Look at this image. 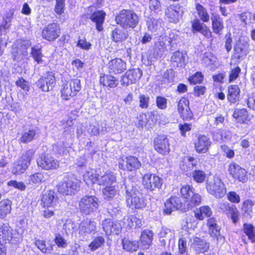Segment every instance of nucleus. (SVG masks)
Returning <instances> with one entry per match:
<instances>
[{
	"label": "nucleus",
	"instance_id": "nucleus-1",
	"mask_svg": "<svg viewBox=\"0 0 255 255\" xmlns=\"http://www.w3.org/2000/svg\"><path fill=\"white\" fill-rule=\"evenodd\" d=\"M125 189L128 206L135 209H141L146 206V203L142 198L137 187L130 179L126 181Z\"/></svg>",
	"mask_w": 255,
	"mask_h": 255
},
{
	"label": "nucleus",
	"instance_id": "nucleus-2",
	"mask_svg": "<svg viewBox=\"0 0 255 255\" xmlns=\"http://www.w3.org/2000/svg\"><path fill=\"white\" fill-rule=\"evenodd\" d=\"M80 184V180L74 177H65L63 181L57 185V190L63 195H72L79 190Z\"/></svg>",
	"mask_w": 255,
	"mask_h": 255
},
{
	"label": "nucleus",
	"instance_id": "nucleus-3",
	"mask_svg": "<svg viewBox=\"0 0 255 255\" xmlns=\"http://www.w3.org/2000/svg\"><path fill=\"white\" fill-rule=\"evenodd\" d=\"M117 23L123 27L134 28L138 22V16L133 11L123 9L116 16Z\"/></svg>",
	"mask_w": 255,
	"mask_h": 255
},
{
	"label": "nucleus",
	"instance_id": "nucleus-4",
	"mask_svg": "<svg viewBox=\"0 0 255 255\" xmlns=\"http://www.w3.org/2000/svg\"><path fill=\"white\" fill-rule=\"evenodd\" d=\"M81 89V81L79 79H71L64 83L61 90L62 99L68 100Z\"/></svg>",
	"mask_w": 255,
	"mask_h": 255
},
{
	"label": "nucleus",
	"instance_id": "nucleus-5",
	"mask_svg": "<svg viewBox=\"0 0 255 255\" xmlns=\"http://www.w3.org/2000/svg\"><path fill=\"white\" fill-rule=\"evenodd\" d=\"M99 206V201L98 198L92 195L84 196L79 203L80 211L85 215H89L96 211Z\"/></svg>",
	"mask_w": 255,
	"mask_h": 255
},
{
	"label": "nucleus",
	"instance_id": "nucleus-6",
	"mask_svg": "<svg viewBox=\"0 0 255 255\" xmlns=\"http://www.w3.org/2000/svg\"><path fill=\"white\" fill-rule=\"evenodd\" d=\"M33 156V152L32 150H28L23 154L13 163L11 172L13 174L23 173L30 165Z\"/></svg>",
	"mask_w": 255,
	"mask_h": 255
},
{
	"label": "nucleus",
	"instance_id": "nucleus-7",
	"mask_svg": "<svg viewBox=\"0 0 255 255\" xmlns=\"http://www.w3.org/2000/svg\"><path fill=\"white\" fill-rule=\"evenodd\" d=\"M180 194L185 202L189 203L191 208L199 205L201 203V196L194 192L192 186L186 185L180 189Z\"/></svg>",
	"mask_w": 255,
	"mask_h": 255
},
{
	"label": "nucleus",
	"instance_id": "nucleus-8",
	"mask_svg": "<svg viewBox=\"0 0 255 255\" xmlns=\"http://www.w3.org/2000/svg\"><path fill=\"white\" fill-rule=\"evenodd\" d=\"M164 212L167 214H170L173 211L180 210L182 212H186L190 207L189 203H182L179 197H171L165 203Z\"/></svg>",
	"mask_w": 255,
	"mask_h": 255
},
{
	"label": "nucleus",
	"instance_id": "nucleus-9",
	"mask_svg": "<svg viewBox=\"0 0 255 255\" xmlns=\"http://www.w3.org/2000/svg\"><path fill=\"white\" fill-rule=\"evenodd\" d=\"M206 188L210 194L216 198H222L226 193L225 185L218 177H215L212 180L209 181Z\"/></svg>",
	"mask_w": 255,
	"mask_h": 255
},
{
	"label": "nucleus",
	"instance_id": "nucleus-10",
	"mask_svg": "<svg viewBox=\"0 0 255 255\" xmlns=\"http://www.w3.org/2000/svg\"><path fill=\"white\" fill-rule=\"evenodd\" d=\"M36 86L43 92L51 91L55 85V78L52 72H48L42 76L35 83Z\"/></svg>",
	"mask_w": 255,
	"mask_h": 255
},
{
	"label": "nucleus",
	"instance_id": "nucleus-11",
	"mask_svg": "<svg viewBox=\"0 0 255 255\" xmlns=\"http://www.w3.org/2000/svg\"><path fill=\"white\" fill-rule=\"evenodd\" d=\"M183 14V8L178 4L171 5L165 10V14L168 21L174 23H178Z\"/></svg>",
	"mask_w": 255,
	"mask_h": 255
},
{
	"label": "nucleus",
	"instance_id": "nucleus-12",
	"mask_svg": "<svg viewBox=\"0 0 255 255\" xmlns=\"http://www.w3.org/2000/svg\"><path fill=\"white\" fill-rule=\"evenodd\" d=\"M29 46L28 42H22L13 43L12 46L11 54L13 61H20L27 55V49Z\"/></svg>",
	"mask_w": 255,
	"mask_h": 255
},
{
	"label": "nucleus",
	"instance_id": "nucleus-13",
	"mask_svg": "<svg viewBox=\"0 0 255 255\" xmlns=\"http://www.w3.org/2000/svg\"><path fill=\"white\" fill-rule=\"evenodd\" d=\"M162 183V179L154 174H145L142 178V184L144 187L150 191L159 189L161 187Z\"/></svg>",
	"mask_w": 255,
	"mask_h": 255
},
{
	"label": "nucleus",
	"instance_id": "nucleus-14",
	"mask_svg": "<svg viewBox=\"0 0 255 255\" xmlns=\"http://www.w3.org/2000/svg\"><path fill=\"white\" fill-rule=\"evenodd\" d=\"M37 163L39 167L44 170H54L59 166V161L48 154H42L37 159Z\"/></svg>",
	"mask_w": 255,
	"mask_h": 255
},
{
	"label": "nucleus",
	"instance_id": "nucleus-15",
	"mask_svg": "<svg viewBox=\"0 0 255 255\" xmlns=\"http://www.w3.org/2000/svg\"><path fill=\"white\" fill-rule=\"evenodd\" d=\"M60 34V26L56 23L48 24L42 31V38L49 41L55 40L59 37Z\"/></svg>",
	"mask_w": 255,
	"mask_h": 255
},
{
	"label": "nucleus",
	"instance_id": "nucleus-16",
	"mask_svg": "<svg viewBox=\"0 0 255 255\" xmlns=\"http://www.w3.org/2000/svg\"><path fill=\"white\" fill-rule=\"evenodd\" d=\"M154 149L162 155L169 152V140L165 135H159L154 139Z\"/></svg>",
	"mask_w": 255,
	"mask_h": 255
},
{
	"label": "nucleus",
	"instance_id": "nucleus-17",
	"mask_svg": "<svg viewBox=\"0 0 255 255\" xmlns=\"http://www.w3.org/2000/svg\"><path fill=\"white\" fill-rule=\"evenodd\" d=\"M102 226L105 234L108 236L112 234L119 235L122 230L121 225L119 222L109 219L104 220Z\"/></svg>",
	"mask_w": 255,
	"mask_h": 255
},
{
	"label": "nucleus",
	"instance_id": "nucleus-18",
	"mask_svg": "<svg viewBox=\"0 0 255 255\" xmlns=\"http://www.w3.org/2000/svg\"><path fill=\"white\" fill-rule=\"evenodd\" d=\"M229 171L232 176L235 179L242 182H246L248 180V176L246 170L238 164L232 163L229 167Z\"/></svg>",
	"mask_w": 255,
	"mask_h": 255
},
{
	"label": "nucleus",
	"instance_id": "nucleus-19",
	"mask_svg": "<svg viewBox=\"0 0 255 255\" xmlns=\"http://www.w3.org/2000/svg\"><path fill=\"white\" fill-rule=\"evenodd\" d=\"M189 104V100L185 98H181L178 102V111L183 120H190L193 117V114L190 110Z\"/></svg>",
	"mask_w": 255,
	"mask_h": 255
},
{
	"label": "nucleus",
	"instance_id": "nucleus-20",
	"mask_svg": "<svg viewBox=\"0 0 255 255\" xmlns=\"http://www.w3.org/2000/svg\"><path fill=\"white\" fill-rule=\"evenodd\" d=\"M123 163L119 164L120 167L128 171H134L141 166V163L137 158L133 156L126 157L123 159Z\"/></svg>",
	"mask_w": 255,
	"mask_h": 255
},
{
	"label": "nucleus",
	"instance_id": "nucleus-21",
	"mask_svg": "<svg viewBox=\"0 0 255 255\" xmlns=\"http://www.w3.org/2000/svg\"><path fill=\"white\" fill-rule=\"evenodd\" d=\"M191 242V247L196 254L204 253L209 248V244L206 241L196 237L189 239Z\"/></svg>",
	"mask_w": 255,
	"mask_h": 255
},
{
	"label": "nucleus",
	"instance_id": "nucleus-22",
	"mask_svg": "<svg viewBox=\"0 0 255 255\" xmlns=\"http://www.w3.org/2000/svg\"><path fill=\"white\" fill-rule=\"evenodd\" d=\"M96 230V223L89 219L82 221L79 226V234L83 236L90 235Z\"/></svg>",
	"mask_w": 255,
	"mask_h": 255
},
{
	"label": "nucleus",
	"instance_id": "nucleus-23",
	"mask_svg": "<svg viewBox=\"0 0 255 255\" xmlns=\"http://www.w3.org/2000/svg\"><path fill=\"white\" fill-rule=\"evenodd\" d=\"M167 36L161 35L154 42L153 48L154 55L157 57H161L166 49Z\"/></svg>",
	"mask_w": 255,
	"mask_h": 255
},
{
	"label": "nucleus",
	"instance_id": "nucleus-24",
	"mask_svg": "<svg viewBox=\"0 0 255 255\" xmlns=\"http://www.w3.org/2000/svg\"><path fill=\"white\" fill-rule=\"evenodd\" d=\"M58 200L56 193L52 190H48L42 195L41 201L44 207H52L54 206Z\"/></svg>",
	"mask_w": 255,
	"mask_h": 255
},
{
	"label": "nucleus",
	"instance_id": "nucleus-25",
	"mask_svg": "<svg viewBox=\"0 0 255 255\" xmlns=\"http://www.w3.org/2000/svg\"><path fill=\"white\" fill-rule=\"evenodd\" d=\"M126 68V63L121 59H113L109 64V70L110 73L119 74Z\"/></svg>",
	"mask_w": 255,
	"mask_h": 255
},
{
	"label": "nucleus",
	"instance_id": "nucleus-26",
	"mask_svg": "<svg viewBox=\"0 0 255 255\" xmlns=\"http://www.w3.org/2000/svg\"><path fill=\"white\" fill-rule=\"evenodd\" d=\"M191 23L193 33L199 32L207 37L211 36V32L209 28L205 24L201 22L200 19H194L191 21Z\"/></svg>",
	"mask_w": 255,
	"mask_h": 255
},
{
	"label": "nucleus",
	"instance_id": "nucleus-27",
	"mask_svg": "<svg viewBox=\"0 0 255 255\" xmlns=\"http://www.w3.org/2000/svg\"><path fill=\"white\" fill-rule=\"evenodd\" d=\"M211 144L210 138L205 135L199 136L198 141L195 142V147L196 151L199 153H205Z\"/></svg>",
	"mask_w": 255,
	"mask_h": 255
},
{
	"label": "nucleus",
	"instance_id": "nucleus-28",
	"mask_svg": "<svg viewBox=\"0 0 255 255\" xmlns=\"http://www.w3.org/2000/svg\"><path fill=\"white\" fill-rule=\"evenodd\" d=\"M137 120L136 126L141 128L143 127L147 128H151L155 124L154 121L149 114H141L137 117Z\"/></svg>",
	"mask_w": 255,
	"mask_h": 255
},
{
	"label": "nucleus",
	"instance_id": "nucleus-29",
	"mask_svg": "<svg viewBox=\"0 0 255 255\" xmlns=\"http://www.w3.org/2000/svg\"><path fill=\"white\" fill-rule=\"evenodd\" d=\"M12 237V229L9 226L3 224L0 227V244L9 242Z\"/></svg>",
	"mask_w": 255,
	"mask_h": 255
},
{
	"label": "nucleus",
	"instance_id": "nucleus-30",
	"mask_svg": "<svg viewBox=\"0 0 255 255\" xmlns=\"http://www.w3.org/2000/svg\"><path fill=\"white\" fill-rule=\"evenodd\" d=\"M173 236V231L172 230L166 228H162L159 234L161 246H165L167 242L169 243Z\"/></svg>",
	"mask_w": 255,
	"mask_h": 255
},
{
	"label": "nucleus",
	"instance_id": "nucleus-31",
	"mask_svg": "<svg viewBox=\"0 0 255 255\" xmlns=\"http://www.w3.org/2000/svg\"><path fill=\"white\" fill-rule=\"evenodd\" d=\"M207 225L210 231H212V236L217 237V240H224V238L220 235L221 228L217 224L214 218H211L208 220Z\"/></svg>",
	"mask_w": 255,
	"mask_h": 255
},
{
	"label": "nucleus",
	"instance_id": "nucleus-32",
	"mask_svg": "<svg viewBox=\"0 0 255 255\" xmlns=\"http://www.w3.org/2000/svg\"><path fill=\"white\" fill-rule=\"evenodd\" d=\"M105 13L102 10H99L94 12L91 16L90 19L96 23V28L99 31L103 30V23L104 21Z\"/></svg>",
	"mask_w": 255,
	"mask_h": 255
},
{
	"label": "nucleus",
	"instance_id": "nucleus-33",
	"mask_svg": "<svg viewBox=\"0 0 255 255\" xmlns=\"http://www.w3.org/2000/svg\"><path fill=\"white\" fill-rule=\"evenodd\" d=\"M128 33L127 30L116 28L112 31V39L115 42H122L128 39Z\"/></svg>",
	"mask_w": 255,
	"mask_h": 255
},
{
	"label": "nucleus",
	"instance_id": "nucleus-34",
	"mask_svg": "<svg viewBox=\"0 0 255 255\" xmlns=\"http://www.w3.org/2000/svg\"><path fill=\"white\" fill-rule=\"evenodd\" d=\"M240 89L238 85H231L228 87V100L231 103L239 101Z\"/></svg>",
	"mask_w": 255,
	"mask_h": 255
},
{
	"label": "nucleus",
	"instance_id": "nucleus-35",
	"mask_svg": "<svg viewBox=\"0 0 255 255\" xmlns=\"http://www.w3.org/2000/svg\"><path fill=\"white\" fill-rule=\"evenodd\" d=\"M116 176L111 171H106L104 174L100 175L98 184L100 185H111L116 181Z\"/></svg>",
	"mask_w": 255,
	"mask_h": 255
},
{
	"label": "nucleus",
	"instance_id": "nucleus-36",
	"mask_svg": "<svg viewBox=\"0 0 255 255\" xmlns=\"http://www.w3.org/2000/svg\"><path fill=\"white\" fill-rule=\"evenodd\" d=\"M100 83L104 86L112 88L116 87L118 85V82L115 77L106 74H103L100 76Z\"/></svg>",
	"mask_w": 255,
	"mask_h": 255
},
{
	"label": "nucleus",
	"instance_id": "nucleus-37",
	"mask_svg": "<svg viewBox=\"0 0 255 255\" xmlns=\"http://www.w3.org/2000/svg\"><path fill=\"white\" fill-rule=\"evenodd\" d=\"M153 233L149 230H145L141 232L140 241L143 248L147 249L151 245L153 240Z\"/></svg>",
	"mask_w": 255,
	"mask_h": 255
},
{
	"label": "nucleus",
	"instance_id": "nucleus-38",
	"mask_svg": "<svg viewBox=\"0 0 255 255\" xmlns=\"http://www.w3.org/2000/svg\"><path fill=\"white\" fill-rule=\"evenodd\" d=\"M34 244L43 254H49L53 251L54 245L52 244H47L45 241L35 240Z\"/></svg>",
	"mask_w": 255,
	"mask_h": 255
},
{
	"label": "nucleus",
	"instance_id": "nucleus-39",
	"mask_svg": "<svg viewBox=\"0 0 255 255\" xmlns=\"http://www.w3.org/2000/svg\"><path fill=\"white\" fill-rule=\"evenodd\" d=\"M171 61L172 64L177 67H183L185 65L184 54L179 51H176L173 53Z\"/></svg>",
	"mask_w": 255,
	"mask_h": 255
},
{
	"label": "nucleus",
	"instance_id": "nucleus-40",
	"mask_svg": "<svg viewBox=\"0 0 255 255\" xmlns=\"http://www.w3.org/2000/svg\"><path fill=\"white\" fill-rule=\"evenodd\" d=\"M103 193L104 198L108 200L116 199L119 196L118 191L114 186H107L103 189Z\"/></svg>",
	"mask_w": 255,
	"mask_h": 255
},
{
	"label": "nucleus",
	"instance_id": "nucleus-41",
	"mask_svg": "<svg viewBox=\"0 0 255 255\" xmlns=\"http://www.w3.org/2000/svg\"><path fill=\"white\" fill-rule=\"evenodd\" d=\"M11 202L8 199L0 202V219H3L11 210Z\"/></svg>",
	"mask_w": 255,
	"mask_h": 255
},
{
	"label": "nucleus",
	"instance_id": "nucleus-42",
	"mask_svg": "<svg viewBox=\"0 0 255 255\" xmlns=\"http://www.w3.org/2000/svg\"><path fill=\"white\" fill-rule=\"evenodd\" d=\"M230 131L225 129H218L213 134V138L217 141H224L230 138Z\"/></svg>",
	"mask_w": 255,
	"mask_h": 255
},
{
	"label": "nucleus",
	"instance_id": "nucleus-43",
	"mask_svg": "<svg viewBox=\"0 0 255 255\" xmlns=\"http://www.w3.org/2000/svg\"><path fill=\"white\" fill-rule=\"evenodd\" d=\"M99 178V175L97 173V171L94 170L88 171L84 175V181L88 185L96 182L98 184Z\"/></svg>",
	"mask_w": 255,
	"mask_h": 255
},
{
	"label": "nucleus",
	"instance_id": "nucleus-44",
	"mask_svg": "<svg viewBox=\"0 0 255 255\" xmlns=\"http://www.w3.org/2000/svg\"><path fill=\"white\" fill-rule=\"evenodd\" d=\"M195 8L200 19L204 22H209L210 15L207 9L200 3H196Z\"/></svg>",
	"mask_w": 255,
	"mask_h": 255
},
{
	"label": "nucleus",
	"instance_id": "nucleus-45",
	"mask_svg": "<svg viewBox=\"0 0 255 255\" xmlns=\"http://www.w3.org/2000/svg\"><path fill=\"white\" fill-rule=\"evenodd\" d=\"M105 242V240L104 237L98 235L96 237H94L92 242L88 245V247L91 251H95L104 245Z\"/></svg>",
	"mask_w": 255,
	"mask_h": 255
},
{
	"label": "nucleus",
	"instance_id": "nucleus-46",
	"mask_svg": "<svg viewBox=\"0 0 255 255\" xmlns=\"http://www.w3.org/2000/svg\"><path fill=\"white\" fill-rule=\"evenodd\" d=\"M211 20L214 32L219 34L224 28V24L222 18L219 16H216L212 17Z\"/></svg>",
	"mask_w": 255,
	"mask_h": 255
},
{
	"label": "nucleus",
	"instance_id": "nucleus-47",
	"mask_svg": "<svg viewBox=\"0 0 255 255\" xmlns=\"http://www.w3.org/2000/svg\"><path fill=\"white\" fill-rule=\"evenodd\" d=\"M255 202L250 199H247L243 202L242 210L245 216L250 217L252 216L253 214V207L255 205Z\"/></svg>",
	"mask_w": 255,
	"mask_h": 255
},
{
	"label": "nucleus",
	"instance_id": "nucleus-48",
	"mask_svg": "<svg viewBox=\"0 0 255 255\" xmlns=\"http://www.w3.org/2000/svg\"><path fill=\"white\" fill-rule=\"evenodd\" d=\"M147 27L149 30L155 31L163 25V20L161 18L155 19L150 18L147 21Z\"/></svg>",
	"mask_w": 255,
	"mask_h": 255
},
{
	"label": "nucleus",
	"instance_id": "nucleus-49",
	"mask_svg": "<svg viewBox=\"0 0 255 255\" xmlns=\"http://www.w3.org/2000/svg\"><path fill=\"white\" fill-rule=\"evenodd\" d=\"M126 74L128 75L129 80L133 83H135L140 79L142 75V71L139 68L132 69L127 71Z\"/></svg>",
	"mask_w": 255,
	"mask_h": 255
},
{
	"label": "nucleus",
	"instance_id": "nucleus-50",
	"mask_svg": "<svg viewBox=\"0 0 255 255\" xmlns=\"http://www.w3.org/2000/svg\"><path fill=\"white\" fill-rule=\"evenodd\" d=\"M233 116L239 122L244 123L248 117V113L246 109H236L233 113Z\"/></svg>",
	"mask_w": 255,
	"mask_h": 255
},
{
	"label": "nucleus",
	"instance_id": "nucleus-51",
	"mask_svg": "<svg viewBox=\"0 0 255 255\" xmlns=\"http://www.w3.org/2000/svg\"><path fill=\"white\" fill-rule=\"evenodd\" d=\"M123 248L128 252L136 251L139 247L138 243L136 241H130L126 239L122 241Z\"/></svg>",
	"mask_w": 255,
	"mask_h": 255
},
{
	"label": "nucleus",
	"instance_id": "nucleus-52",
	"mask_svg": "<svg viewBox=\"0 0 255 255\" xmlns=\"http://www.w3.org/2000/svg\"><path fill=\"white\" fill-rule=\"evenodd\" d=\"M36 135V132L35 129H29L23 132L20 138V140L23 143H28L33 140Z\"/></svg>",
	"mask_w": 255,
	"mask_h": 255
},
{
	"label": "nucleus",
	"instance_id": "nucleus-53",
	"mask_svg": "<svg viewBox=\"0 0 255 255\" xmlns=\"http://www.w3.org/2000/svg\"><path fill=\"white\" fill-rule=\"evenodd\" d=\"M244 231L252 242H255V228L253 225L244 224Z\"/></svg>",
	"mask_w": 255,
	"mask_h": 255
},
{
	"label": "nucleus",
	"instance_id": "nucleus-54",
	"mask_svg": "<svg viewBox=\"0 0 255 255\" xmlns=\"http://www.w3.org/2000/svg\"><path fill=\"white\" fill-rule=\"evenodd\" d=\"M234 50L235 57L237 59H241L247 54L245 46L241 42H237L236 44Z\"/></svg>",
	"mask_w": 255,
	"mask_h": 255
},
{
	"label": "nucleus",
	"instance_id": "nucleus-55",
	"mask_svg": "<svg viewBox=\"0 0 255 255\" xmlns=\"http://www.w3.org/2000/svg\"><path fill=\"white\" fill-rule=\"evenodd\" d=\"M29 184H38L44 181V176L41 173L37 172L29 176Z\"/></svg>",
	"mask_w": 255,
	"mask_h": 255
},
{
	"label": "nucleus",
	"instance_id": "nucleus-56",
	"mask_svg": "<svg viewBox=\"0 0 255 255\" xmlns=\"http://www.w3.org/2000/svg\"><path fill=\"white\" fill-rule=\"evenodd\" d=\"M54 242L59 248H65L68 246L66 240L59 233L55 234Z\"/></svg>",
	"mask_w": 255,
	"mask_h": 255
},
{
	"label": "nucleus",
	"instance_id": "nucleus-57",
	"mask_svg": "<svg viewBox=\"0 0 255 255\" xmlns=\"http://www.w3.org/2000/svg\"><path fill=\"white\" fill-rule=\"evenodd\" d=\"M205 175L204 171L196 170L193 172L192 176L195 181L198 183H202L205 180Z\"/></svg>",
	"mask_w": 255,
	"mask_h": 255
},
{
	"label": "nucleus",
	"instance_id": "nucleus-58",
	"mask_svg": "<svg viewBox=\"0 0 255 255\" xmlns=\"http://www.w3.org/2000/svg\"><path fill=\"white\" fill-rule=\"evenodd\" d=\"M139 106L142 109H147L149 106V97L147 95L140 94L139 96Z\"/></svg>",
	"mask_w": 255,
	"mask_h": 255
},
{
	"label": "nucleus",
	"instance_id": "nucleus-59",
	"mask_svg": "<svg viewBox=\"0 0 255 255\" xmlns=\"http://www.w3.org/2000/svg\"><path fill=\"white\" fill-rule=\"evenodd\" d=\"M31 54L35 61L38 63H39L42 61V53L40 48L32 47Z\"/></svg>",
	"mask_w": 255,
	"mask_h": 255
},
{
	"label": "nucleus",
	"instance_id": "nucleus-60",
	"mask_svg": "<svg viewBox=\"0 0 255 255\" xmlns=\"http://www.w3.org/2000/svg\"><path fill=\"white\" fill-rule=\"evenodd\" d=\"M13 12L14 11L13 9H10L5 14L3 18L5 23L3 26L4 29H8L10 26V22L13 18Z\"/></svg>",
	"mask_w": 255,
	"mask_h": 255
},
{
	"label": "nucleus",
	"instance_id": "nucleus-61",
	"mask_svg": "<svg viewBox=\"0 0 255 255\" xmlns=\"http://www.w3.org/2000/svg\"><path fill=\"white\" fill-rule=\"evenodd\" d=\"M149 6L150 9L155 13L161 10V4L158 0H150Z\"/></svg>",
	"mask_w": 255,
	"mask_h": 255
},
{
	"label": "nucleus",
	"instance_id": "nucleus-62",
	"mask_svg": "<svg viewBox=\"0 0 255 255\" xmlns=\"http://www.w3.org/2000/svg\"><path fill=\"white\" fill-rule=\"evenodd\" d=\"M203 60L207 65L213 64L216 62V57L210 52H206L203 57Z\"/></svg>",
	"mask_w": 255,
	"mask_h": 255
},
{
	"label": "nucleus",
	"instance_id": "nucleus-63",
	"mask_svg": "<svg viewBox=\"0 0 255 255\" xmlns=\"http://www.w3.org/2000/svg\"><path fill=\"white\" fill-rule=\"evenodd\" d=\"M241 71V68L239 67L231 68L229 77V82L231 83L236 80L238 78Z\"/></svg>",
	"mask_w": 255,
	"mask_h": 255
},
{
	"label": "nucleus",
	"instance_id": "nucleus-64",
	"mask_svg": "<svg viewBox=\"0 0 255 255\" xmlns=\"http://www.w3.org/2000/svg\"><path fill=\"white\" fill-rule=\"evenodd\" d=\"M203 79V75L200 72H197L188 78V81L191 84H196L200 83Z\"/></svg>",
	"mask_w": 255,
	"mask_h": 255
}]
</instances>
